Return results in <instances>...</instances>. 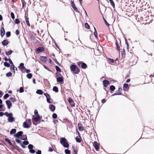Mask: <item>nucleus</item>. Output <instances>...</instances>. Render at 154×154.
<instances>
[{"label":"nucleus","instance_id":"1","mask_svg":"<svg viewBox=\"0 0 154 154\" xmlns=\"http://www.w3.org/2000/svg\"><path fill=\"white\" fill-rule=\"evenodd\" d=\"M60 143L64 147H68L69 144L67 143L66 140L65 138H61L60 139Z\"/></svg>","mask_w":154,"mask_h":154},{"label":"nucleus","instance_id":"2","mask_svg":"<svg viewBox=\"0 0 154 154\" xmlns=\"http://www.w3.org/2000/svg\"><path fill=\"white\" fill-rule=\"evenodd\" d=\"M71 70L73 71L75 74L78 73L80 71V69L78 68H77L76 66L74 64L71 65L70 67Z\"/></svg>","mask_w":154,"mask_h":154},{"label":"nucleus","instance_id":"3","mask_svg":"<svg viewBox=\"0 0 154 154\" xmlns=\"http://www.w3.org/2000/svg\"><path fill=\"white\" fill-rule=\"evenodd\" d=\"M28 148L29 149V152H30L34 153L35 151V150L32 149L33 148V146L31 144H30L28 146Z\"/></svg>","mask_w":154,"mask_h":154},{"label":"nucleus","instance_id":"4","mask_svg":"<svg viewBox=\"0 0 154 154\" xmlns=\"http://www.w3.org/2000/svg\"><path fill=\"white\" fill-rule=\"evenodd\" d=\"M93 146L96 150L97 151L99 149V145L97 142H94L93 143Z\"/></svg>","mask_w":154,"mask_h":154},{"label":"nucleus","instance_id":"5","mask_svg":"<svg viewBox=\"0 0 154 154\" xmlns=\"http://www.w3.org/2000/svg\"><path fill=\"white\" fill-rule=\"evenodd\" d=\"M68 100L72 106H75L74 102L71 98L69 97L68 99Z\"/></svg>","mask_w":154,"mask_h":154},{"label":"nucleus","instance_id":"6","mask_svg":"<svg viewBox=\"0 0 154 154\" xmlns=\"http://www.w3.org/2000/svg\"><path fill=\"white\" fill-rule=\"evenodd\" d=\"M40 60L43 62H45L47 60V58L46 57L40 56L39 57Z\"/></svg>","mask_w":154,"mask_h":154},{"label":"nucleus","instance_id":"7","mask_svg":"<svg viewBox=\"0 0 154 154\" xmlns=\"http://www.w3.org/2000/svg\"><path fill=\"white\" fill-rule=\"evenodd\" d=\"M6 105L8 106V107L10 109L12 106V104L11 101L9 100H7L6 101Z\"/></svg>","mask_w":154,"mask_h":154},{"label":"nucleus","instance_id":"8","mask_svg":"<svg viewBox=\"0 0 154 154\" xmlns=\"http://www.w3.org/2000/svg\"><path fill=\"white\" fill-rule=\"evenodd\" d=\"M23 134V132L22 131H20L18 132L17 133L15 134L14 136L17 137L18 138L20 136H21Z\"/></svg>","mask_w":154,"mask_h":154},{"label":"nucleus","instance_id":"9","mask_svg":"<svg viewBox=\"0 0 154 154\" xmlns=\"http://www.w3.org/2000/svg\"><path fill=\"white\" fill-rule=\"evenodd\" d=\"M109 83V81L107 80H104L103 81V86L105 87H106L107 85Z\"/></svg>","mask_w":154,"mask_h":154},{"label":"nucleus","instance_id":"10","mask_svg":"<svg viewBox=\"0 0 154 154\" xmlns=\"http://www.w3.org/2000/svg\"><path fill=\"white\" fill-rule=\"evenodd\" d=\"M5 34V30L4 28L2 27L1 29V35L2 37Z\"/></svg>","mask_w":154,"mask_h":154},{"label":"nucleus","instance_id":"11","mask_svg":"<svg viewBox=\"0 0 154 154\" xmlns=\"http://www.w3.org/2000/svg\"><path fill=\"white\" fill-rule=\"evenodd\" d=\"M23 126L24 128H28L30 127V125L25 122L23 124Z\"/></svg>","mask_w":154,"mask_h":154},{"label":"nucleus","instance_id":"12","mask_svg":"<svg viewBox=\"0 0 154 154\" xmlns=\"http://www.w3.org/2000/svg\"><path fill=\"white\" fill-rule=\"evenodd\" d=\"M2 44L4 46L7 45L8 44V42L7 40H4L2 42Z\"/></svg>","mask_w":154,"mask_h":154},{"label":"nucleus","instance_id":"13","mask_svg":"<svg viewBox=\"0 0 154 154\" xmlns=\"http://www.w3.org/2000/svg\"><path fill=\"white\" fill-rule=\"evenodd\" d=\"M44 50V48L42 47H39L36 49V51L38 53H39L43 51Z\"/></svg>","mask_w":154,"mask_h":154},{"label":"nucleus","instance_id":"14","mask_svg":"<svg viewBox=\"0 0 154 154\" xmlns=\"http://www.w3.org/2000/svg\"><path fill=\"white\" fill-rule=\"evenodd\" d=\"M50 109L52 111H54L55 109V107L53 105H50L49 106Z\"/></svg>","mask_w":154,"mask_h":154},{"label":"nucleus","instance_id":"15","mask_svg":"<svg viewBox=\"0 0 154 154\" xmlns=\"http://www.w3.org/2000/svg\"><path fill=\"white\" fill-rule=\"evenodd\" d=\"M63 77L62 76H61V77H58L57 79V81L58 82H63Z\"/></svg>","mask_w":154,"mask_h":154},{"label":"nucleus","instance_id":"16","mask_svg":"<svg viewBox=\"0 0 154 154\" xmlns=\"http://www.w3.org/2000/svg\"><path fill=\"white\" fill-rule=\"evenodd\" d=\"M122 91V88H119L118 90L116 91V93L118 95H120Z\"/></svg>","mask_w":154,"mask_h":154},{"label":"nucleus","instance_id":"17","mask_svg":"<svg viewBox=\"0 0 154 154\" xmlns=\"http://www.w3.org/2000/svg\"><path fill=\"white\" fill-rule=\"evenodd\" d=\"M40 120V117L39 116H37V117H35L33 119L34 121L35 122H37L38 121Z\"/></svg>","mask_w":154,"mask_h":154},{"label":"nucleus","instance_id":"18","mask_svg":"<svg viewBox=\"0 0 154 154\" xmlns=\"http://www.w3.org/2000/svg\"><path fill=\"white\" fill-rule=\"evenodd\" d=\"M14 120V118L12 117L11 116L9 117L8 118V120L9 122H12Z\"/></svg>","mask_w":154,"mask_h":154},{"label":"nucleus","instance_id":"19","mask_svg":"<svg viewBox=\"0 0 154 154\" xmlns=\"http://www.w3.org/2000/svg\"><path fill=\"white\" fill-rule=\"evenodd\" d=\"M25 122H26V123H27L29 124V125H31V119H28L26 120Z\"/></svg>","mask_w":154,"mask_h":154},{"label":"nucleus","instance_id":"20","mask_svg":"<svg viewBox=\"0 0 154 154\" xmlns=\"http://www.w3.org/2000/svg\"><path fill=\"white\" fill-rule=\"evenodd\" d=\"M16 132V130L15 129H12L10 131V133L11 134H14Z\"/></svg>","mask_w":154,"mask_h":154},{"label":"nucleus","instance_id":"21","mask_svg":"<svg viewBox=\"0 0 154 154\" xmlns=\"http://www.w3.org/2000/svg\"><path fill=\"white\" fill-rule=\"evenodd\" d=\"M83 69H85L87 67V65L85 63H82L81 65Z\"/></svg>","mask_w":154,"mask_h":154},{"label":"nucleus","instance_id":"22","mask_svg":"<svg viewBox=\"0 0 154 154\" xmlns=\"http://www.w3.org/2000/svg\"><path fill=\"white\" fill-rule=\"evenodd\" d=\"M94 36H95V37L97 38V31H96V29H95V28L94 27Z\"/></svg>","mask_w":154,"mask_h":154},{"label":"nucleus","instance_id":"23","mask_svg":"<svg viewBox=\"0 0 154 154\" xmlns=\"http://www.w3.org/2000/svg\"><path fill=\"white\" fill-rule=\"evenodd\" d=\"M14 68H15V66H14V65L12 64L11 67V70L12 72H14V70H15Z\"/></svg>","mask_w":154,"mask_h":154},{"label":"nucleus","instance_id":"24","mask_svg":"<svg viewBox=\"0 0 154 154\" xmlns=\"http://www.w3.org/2000/svg\"><path fill=\"white\" fill-rule=\"evenodd\" d=\"M5 115L7 117H10L11 116H12V114L11 113H8V112H5Z\"/></svg>","mask_w":154,"mask_h":154},{"label":"nucleus","instance_id":"25","mask_svg":"<svg viewBox=\"0 0 154 154\" xmlns=\"http://www.w3.org/2000/svg\"><path fill=\"white\" fill-rule=\"evenodd\" d=\"M26 77L29 79H30L32 77V75L31 73H29L26 75Z\"/></svg>","mask_w":154,"mask_h":154},{"label":"nucleus","instance_id":"26","mask_svg":"<svg viewBox=\"0 0 154 154\" xmlns=\"http://www.w3.org/2000/svg\"><path fill=\"white\" fill-rule=\"evenodd\" d=\"M53 90L56 92H57L58 91V88L56 86H54L53 87Z\"/></svg>","mask_w":154,"mask_h":154},{"label":"nucleus","instance_id":"27","mask_svg":"<svg viewBox=\"0 0 154 154\" xmlns=\"http://www.w3.org/2000/svg\"><path fill=\"white\" fill-rule=\"evenodd\" d=\"M21 139L23 140H26L27 139V136L26 135H23L21 137Z\"/></svg>","mask_w":154,"mask_h":154},{"label":"nucleus","instance_id":"28","mask_svg":"<svg viewBox=\"0 0 154 154\" xmlns=\"http://www.w3.org/2000/svg\"><path fill=\"white\" fill-rule=\"evenodd\" d=\"M36 93L39 94H43V92L41 90H38L36 91Z\"/></svg>","mask_w":154,"mask_h":154},{"label":"nucleus","instance_id":"29","mask_svg":"<svg viewBox=\"0 0 154 154\" xmlns=\"http://www.w3.org/2000/svg\"><path fill=\"white\" fill-rule=\"evenodd\" d=\"M24 64L23 63H21L20 64V66H19V68H20L22 69L25 68V67L24 66Z\"/></svg>","mask_w":154,"mask_h":154},{"label":"nucleus","instance_id":"30","mask_svg":"<svg viewBox=\"0 0 154 154\" xmlns=\"http://www.w3.org/2000/svg\"><path fill=\"white\" fill-rule=\"evenodd\" d=\"M110 89L111 91H114L115 89V87L113 85H111L110 87Z\"/></svg>","mask_w":154,"mask_h":154},{"label":"nucleus","instance_id":"31","mask_svg":"<svg viewBox=\"0 0 154 154\" xmlns=\"http://www.w3.org/2000/svg\"><path fill=\"white\" fill-rule=\"evenodd\" d=\"M109 1L112 7L114 8L115 7V4L113 1L112 0H109Z\"/></svg>","mask_w":154,"mask_h":154},{"label":"nucleus","instance_id":"32","mask_svg":"<svg viewBox=\"0 0 154 154\" xmlns=\"http://www.w3.org/2000/svg\"><path fill=\"white\" fill-rule=\"evenodd\" d=\"M128 87V84H124L123 85V88L124 90H125Z\"/></svg>","mask_w":154,"mask_h":154},{"label":"nucleus","instance_id":"33","mask_svg":"<svg viewBox=\"0 0 154 154\" xmlns=\"http://www.w3.org/2000/svg\"><path fill=\"white\" fill-rule=\"evenodd\" d=\"M12 52V51L11 50H10L6 52V54L7 55H9L11 54Z\"/></svg>","mask_w":154,"mask_h":154},{"label":"nucleus","instance_id":"34","mask_svg":"<svg viewBox=\"0 0 154 154\" xmlns=\"http://www.w3.org/2000/svg\"><path fill=\"white\" fill-rule=\"evenodd\" d=\"M65 152L66 154H70V151L68 149H66L65 150Z\"/></svg>","mask_w":154,"mask_h":154},{"label":"nucleus","instance_id":"35","mask_svg":"<svg viewBox=\"0 0 154 154\" xmlns=\"http://www.w3.org/2000/svg\"><path fill=\"white\" fill-rule=\"evenodd\" d=\"M26 22L27 25L29 26H30V24L29 21V18L28 17H26Z\"/></svg>","mask_w":154,"mask_h":154},{"label":"nucleus","instance_id":"36","mask_svg":"<svg viewBox=\"0 0 154 154\" xmlns=\"http://www.w3.org/2000/svg\"><path fill=\"white\" fill-rule=\"evenodd\" d=\"M4 65L5 66L9 67L10 66V65L9 63L7 62H5L4 63Z\"/></svg>","mask_w":154,"mask_h":154},{"label":"nucleus","instance_id":"37","mask_svg":"<svg viewBox=\"0 0 154 154\" xmlns=\"http://www.w3.org/2000/svg\"><path fill=\"white\" fill-rule=\"evenodd\" d=\"M6 75L8 77H10L12 75V73L11 72H9L7 73Z\"/></svg>","mask_w":154,"mask_h":154},{"label":"nucleus","instance_id":"38","mask_svg":"<svg viewBox=\"0 0 154 154\" xmlns=\"http://www.w3.org/2000/svg\"><path fill=\"white\" fill-rule=\"evenodd\" d=\"M75 139H76V141L77 142L79 143L81 142L80 139L79 137L78 138L77 137H76L75 138Z\"/></svg>","mask_w":154,"mask_h":154},{"label":"nucleus","instance_id":"39","mask_svg":"<svg viewBox=\"0 0 154 154\" xmlns=\"http://www.w3.org/2000/svg\"><path fill=\"white\" fill-rule=\"evenodd\" d=\"M55 68L56 69V70L57 71L60 72V69L59 66H55Z\"/></svg>","mask_w":154,"mask_h":154},{"label":"nucleus","instance_id":"40","mask_svg":"<svg viewBox=\"0 0 154 154\" xmlns=\"http://www.w3.org/2000/svg\"><path fill=\"white\" fill-rule=\"evenodd\" d=\"M10 99L13 102H15L16 101V99L13 97L10 98Z\"/></svg>","mask_w":154,"mask_h":154},{"label":"nucleus","instance_id":"41","mask_svg":"<svg viewBox=\"0 0 154 154\" xmlns=\"http://www.w3.org/2000/svg\"><path fill=\"white\" fill-rule=\"evenodd\" d=\"M9 96V95L8 94H6L4 96V98L5 99H6Z\"/></svg>","mask_w":154,"mask_h":154},{"label":"nucleus","instance_id":"42","mask_svg":"<svg viewBox=\"0 0 154 154\" xmlns=\"http://www.w3.org/2000/svg\"><path fill=\"white\" fill-rule=\"evenodd\" d=\"M6 35L7 37H9L11 35V33L9 32H8L6 33Z\"/></svg>","mask_w":154,"mask_h":154},{"label":"nucleus","instance_id":"43","mask_svg":"<svg viewBox=\"0 0 154 154\" xmlns=\"http://www.w3.org/2000/svg\"><path fill=\"white\" fill-rule=\"evenodd\" d=\"M19 92L20 93H22L24 91V90L23 88L21 87L19 89Z\"/></svg>","mask_w":154,"mask_h":154},{"label":"nucleus","instance_id":"44","mask_svg":"<svg viewBox=\"0 0 154 154\" xmlns=\"http://www.w3.org/2000/svg\"><path fill=\"white\" fill-rule=\"evenodd\" d=\"M79 131H82L83 130L84 128L83 127L79 126Z\"/></svg>","mask_w":154,"mask_h":154},{"label":"nucleus","instance_id":"45","mask_svg":"<svg viewBox=\"0 0 154 154\" xmlns=\"http://www.w3.org/2000/svg\"><path fill=\"white\" fill-rule=\"evenodd\" d=\"M15 141L17 143H20V139H19V138H17L15 139Z\"/></svg>","mask_w":154,"mask_h":154},{"label":"nucleus","instance_id":"46","mask_svg":"<svg viewBox=\"0 0 154 154\" xmlns=\"http://www.w3.org/2000/svg\"><path fill=\"white\" fill-rule=\"evenodd\" d=\"M85 26L87 29H89L90 26L87 23H86L85 24Z\"/></svg>","mask_w":154,"mask_h":154},{"label":"nucleus","instance_id":"47","mask_svg":"<svg viewBox=\"0 0 154 154\" xmlns=\"http://www.w3.org/2000/svg\"><path fill=\"white\" fill-rule=\"evenodd\" d=\"M53 118L54 119H56L57 117V115L55 113H54L52 115Z\"/></svg>","mask_w":154,"mask_h":154},{"label":"nucleus","instance_id":"48","mask_svg":"<svg viewBox=\"0 0 154 154\" xmlns=\"http://www.w3.org/2000/svg\"><path fill=\"white\" fill-rule=\"evenodd\" d=\"M20 22L19 20L18 19H16L15 20V23L16 24H19Z\"/></svg>","mask_w":154,"mask_h":154},{"label":"nucleus","instance_id":"49","mask_svg":"<svg viewBox=\"0 0 154 154\" xmlns=\"http://www.w3.org/2000/svg\"><path fill=\"white\" fill-rule=\"evenodd\" d=\"M11 17L13 19H14V18L15 17H14V13L12 12H11Z\"/></svg>","mask_w":154,"mask_h":154},{"label":"nucleus","instance_id":"50","mask_svg":"<svg viewBox=\"0 0 154 154\" xmlns=\"http://www.w3.org/2000/svg\"><path fill=\"white\" fill-rule=\"evenodd\" d=\"M44 95L46 97V98H50V96L48 94L44 93Z\"/></svg>","mask_w":154,"mask_h":154},{"label":"nucleus","instance_id":"51","mask_svg":"<svg viewBox=\"0 0 154 154\" xmlns=\"http://www.w3.org/2000/svg\"><path fill=\"white\" fill-rule=\"evenodd\" d=\"M23 143L25 145H27L29 144V142L27 141H24L23 142Z\"/></svg>","mask_w":154,"mask_h":154},{"label":"nucleus","instance_id":"52","mask_svg":"<svg viewBox=\"0 0 154 154\" xmlns=\"http://www.w3.org/2000/svg\"><path fill=\"white\" fill-rule=\"evenodd\" d=\"M5 140L6 141L10 144H11V143L9 139L8 138H6Z\"/></svg>","mask_w":154,"mask_h":154},{"label":"nucleus","instance_id":"53","mask_svg":"<svg viewBox=\"0 0 154 154\" xmlns=\"http://www.w3.org/2000/svg\"><path fill=\"white\" fill-rule=\"evenodd\" d=\"M34 114L35 115L38 116V112L37 110H35L34 111Z\"/></svg>","mask_w":154,"mask_h":154},{"label":"nucleus","instance_id":"54","mask_svg":"<svg viewBox=\"0 0 154 154\" xmlns=\"http://www.w3.org/2000/svg\"><path fill=\"white\" fill-rule=\"evenodd\" d=\"M71 5H72V6L73 8L75 7V5L74 3L73 2L71 1Z\"/></svg>","mask_w":154,"mask_h":154},{"label":"nucleus","instance_id":"55","mask_svg":"<svg viewBox=\"0 0 154 154\" xmlns=\"http://www.w3.org/2000/svg\"><path fill=\"white\" fill-rule=\"evenodd\" d=\"M54 61L59 66L60 65V63L57 62L56 59H54Z\"/></svg>","mask_w":154,"mask_h":154},{"label":"nucleus","instance_id":"56","mask_svg":"<svg viewBox=\"0 0 154 154\" xmlns=\"http://www.w3.org/2000/svg\"><path fill=\"white\" fill-rule=\"evenodd\" d=\"M73 9L76 12H78L79 10L77 8H76L75 7H74L73 8Z\"/></svg>","mask_w":154,"mask_h":154},{"label":"nucleus","instance_id":"57","mask_svg":"<svg viewBox=\"0 0 154 154\" xmlns=\"http://www.w3.org/2000/svg\"><path fill=\"white\" fill-rule=\"evenodd\" d=\"M109 62L111 63H113L114 62V60L113 59L109 58Z\"/></svg>","mask_w":154,"mask_h":154},{"label":"nucleus","instance_id":"58","mask_svg":"<svg viewBox=\"0 0 154 154\" xmlns=\"http://www.w3.org/2000/svg\"><path fill=\"white\" fill-rule=\"evenodd\" d=\"M47 101L49 103H51V102L50 101L49 98H47Z\"/></svg>","mask_w":154,"mask_h":154},{"label":"nucleus","instance_id":"59","mask_svg":"<svg viewBox=\"0 0 154 154\" xmlns=\"http://www.w3.org/2000/svg\"><path fill=\"white\" fill-rule=\"evenodd\" d=\"M36 154H41V151L40 150H38L36 153Z\"/></svg>","mask_w":154,"mask_h":154},{"label":"nucleus","instance_id":"60","mask_svg":"<svg viewBox=\"0 0 154 154\" xmlns=\"http://www.w3.org/2000/svg\"><path fill=\"white\" fill-rule=\"evenodd\" d=\"M104 22H105V24L107 26H109V24L106 21V20H104Z\"/></svg>","mask_w":154,"mask_h":154},{"label":"nucleus","instance_id":"61","mask_svg":"<svg viewBox=\"0 0 154 154\" xmlns=\"http://www.w3.org/2000/svg\"><path fill=\"white\" fill-rule=\"evenodd\" d=\"M106 100L104 99H102L101 100V102L103 103H105L106 102Z\"/></svg>","mask_w":154,"mask_h":154},{"label":"nucleus","instance_id":"62","mask_svg":"<svg viewBox=\"0 0 154 154\" xmlns=\"http://www.w3.org/2000/svg\"><path fill=\"white\" fill-rule=\"evenodd\" d=\"M116 45L117 49L118 50H119V46L118 45V44L117 43H116Z\"/></svg>","mask_w":154,"mask_h":154},{"label":"nucleus","instance_id":"63","mask_svg":"<svg viewBox=\"0 0 154 154\" xmlns=\"http://www.w3.org/2000/svg\"><path fill=\"white\" fill-rule=\"evenodd\" d=\"M16 34L17 35H19V32L18 30H17L16 31Z\"/></svg>","mask_w":154,"mask_h":154},{"label":"nucleus","instance_id":"64","mask_svg":"<svg viewBox=\"0 0 154 154\" xmlns=\"http://www.w3.org/2000/svg\"><path fill=\"white\" fill-rule=\"evenodd\" d=\"M9 61L10 63L12 65L13 64V63L12 62V61L10 59H9Z\"/></svg>","mask_w":154,"mask_h":154}]
</instances>
